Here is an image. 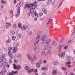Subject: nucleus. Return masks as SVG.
<instances>
[{"label":"nucleus","instance_id":"obj_43","mask_svg":"<svg viewBox=\"0 0 75 75\" xmlns=\"http://www.w3.org/2000/svg\"><path fill=\"white\" fill-rule=\"evenodd\" d=\"M75 30H74L73 31V32L71 33V34L70 35H74V33H75Z\"/></svg>","mask_w":75,"mask_h":75},{"label":"nucleus","instance_id":"obj_61","mask_svg":"<svg viewBox=\"0 0 75 75\" xmlns=\"http://www.w3.org/2000/svg\"><path fill=\"white\" fill-rule=\"evenodd\" d=\"M7 26H8V25H7L6 26V28H8V27H7Z\"/></svg>","mask_w":75,"mask_h":75},{"label":"nucleus","instance_id":"obj_44","mask_svg":"<svg viewBox=\"0 0 75 75\" xmlns=\"http://www.w3.org/2000/svg\"><path fill=\"white\" fill-rule=\"evenodd\" d=\"M40 38V35H38L37 37L36 38V39L37 40V39H38H38H39Z\"/></svg>","mask_w":75,"mask_h":75},{"label":"nucleus","instance_id":"obj_6","mask_svg":"<svg viewBox=\"0 0 75 75\" xmlns=\"http://www.w3.org/2000/svg\"><path fill=\"white\" fill-rule=\"evenodd\" d=\"M13 67L14 69H17L18 70H20L21 69V66L19 65H16L15 64L13 65Z\"/></svg>","mask_w":75,"mask_h":75},{"label":"nucleus","instance_id":"obj_3","mask_svg":"<svg viewBox=\"0 0 75 75\" xmlns=\"http://www.w3.org/2000/svg\"><path fill=\"white\" fill-rule=\"evenodd\" d=\"M16 7L18 8L17 10V11L16 13V17H18L19 16V15L20 14V7H21V6L20 5V4H17L16 5Z\"/></svg>","mask_w":75,"mask_h":75},{"label":"nucleus","instance_id":"obj_19","mask_svg":"<svg viewBox=\"0 0 75 75\" xmlns=\"http://www.w3.org/2000/svg\"><path fill=\"white\" fill-rule=\"evenodd\" d=\"M41 64H40V63H39L38 62L36 64V67L37 68H39L40 67V65Z\"/></svg>","mask_w":75,"mask_h":75},{"label":"nucleus","instance_id":"obj_7","mask_svg":"<svg viewBox=\"0 0 75 75\" xmlns=\"http://www.w3.org/2000/svg\"><path fill=\"white\" fill-rule=\"evenodd\" d=\"M33 9H34L30 8V10H30V14H31V15H32V14H33V12H31V10H32L33 11L34 15H35V16L37 17V16H38V14H37V12H36V11H34V10H33Z\"/></svg>","mask_w":75,"mask_h":75},{"label":"nucleus","instance_id":"obj_57","mask_svg":"<svg viewBox=\"0 0 75 75\" xmlns=\"http://www.w3.org/2000/svg\"><path fill=\"white\" fill-rule=\"evenodd\" d=\"M28 15L29 17H30V13H28Z\"/></svg>","mask_w":75,"mask_h":75},{"label":"nucleus","instance_id":"obj_56","mask_svg":"<svg viewBox=\"0 0 75 75\" xmlns=\"http://www.w3.org/2000/svg\"><path fill=\"white\" fill-rule=\"evenodd\" d=\"M68 48V47L67 46H65L64 47V50H67V48Z\"/></svg>","mask_w":75,"mask_h":75},{"label":"nucleus","instance_id":"obj_24","mask_svg":"<svg viewBox=\"0 0 75 75\" xmlns=\"http://www.w3.org/2000/svg\"><path fill=\"white\" fill-rule=\"evenodd\" d=\"M57 72V71L55 70H54L52 71V75H55V74H56V73Z\"/></svg>","mask_w":75,"mask_h":75},{"label":"nucleus","instance_id":"obj_25","mask_svg":"<svg viewBox=\"0 0 75 75\" xmlns=\"http://www.w3.org/2000/svg\"><path fill=\"white\" fill-rule=\"evenodd\" d=\"M33 71V69H30L27 71L28 73L30 74Z\"/></svg>","mask_w":75,"mask_h":75},{"label":"nucleus","instance_id":"obj_60","mask_svg":"<svg viewBox=\"0 0 75 75\" xmlns=\"http://www.w3.org/2000/svg\"><path fill=\"white\" fill-rule=\"evenodd\" d=\"M37 71H38L37 69H35V72H37Z\"/></svg>","mask_w":75,"mask_h":75},{"label":"nucleus","instance_id":"obj_52","mask_svg":"<svg viewBox=\"0 0 75 75\" xmlns=\"http://www.w3.org/2000/svg\"><path fill=\"white\" fill-rule=\"evenodd\" d=\"M12 35H14L15 34V32L14 31H13L12 32Z\"/></svg>","mask_w":75,"mask_h":75},{"label":"nucleus","instance_id":"obj_62","mask_svg":"<svg viewBox=\"0 0 75 75\" xmlns=\"http://www.w3.org/2000/svg\"><path fill=\"white\" fill-rule=\"evenodd\" d=\"M35 21H37V18H35Z\"/></svg>","mask_w":75,"mask_h":75},{"label":"nucleus","instance_id":"obj_34","mask_svg":"<svg viewBox=\"0 0 75 75\" xmlns=\"http://www.w3.org/2000/svg\"><path fill=\"white\" fill-rule=\"evenodd\" d=\"M42 59H40L39 61V63L40 64H42Z\"/></svg>","mask_w":75,"mask_h":75},{"label":"nucleus","instance_id":"obj_45","mask_svg":"<svg viewBox=\"0 0 75 75\" xmlns=\"http://www.w3.org/2000/svg\"><path fill=\"white\" fill-rule=\"evenodd\" d=\"M6 24H7L8 27H10V25H11V24H10V23H6Z\"/></svg>","mask_w":75,"mask_h":75},{"label":"nucleus","instance_id":"obj_49","mask_svg":"<svg viewBox=\"0 0 75 75\" xmlns=\"http://www.w3.org/2000/svg\"><path fill=\"white\" fill-rule=\"evenodd\" d=\"M49 23H50V21H49L46 23V25H49Z\"/></svg>","mask_w":75,"mask_h":75},{"label":"nucleus","instance_id":"obj_11","mask_svg":"<svg viewBox=\"0 0 75 75\" xmlns=\"http://www.w3.org/2000/svg\"><path fill=\"white\" fill-rule=\"evenodd\" d=\"M71 61V57L68 56L67 58V64H71V62H70Z\"/></svg>","mask_w":75,"mask_h":75},{"label":"nucleus","instance_id":"obj_2","mask_svg":"<svg viewBox=\"0 0 75 75\" xmlns=\"http://www.w3.org/2000/svg\"><path fill=\"white\" fill-rule=\"evenodd\" d=\"M7 65V63H6V62H4V63H2V65H1V68L3 67V69L1 72L0 73V75H4L5 74V72H6V69L4 68L5 67H6Z\"/></svg>","mask_w":75,"mask_h":75},{"label":"nucleus","instance_id":"obj_28","mask_svg":"<svg viewBox=\"0 0 75 75\" xmlns=\"http://www.w3.org/2000/svg\"><path fill=\"white\" fill-rule=\"evenodd\" d=\"M33 59H35V60H36V59H37V55L36 54L34 55L33 56Z\"/></svg>","mask_w":75,"mask_h":75},{"label":"nucleus","instance_id":"obj_59","mask_svg":"<svg viewBox=\"0 0 75 75\" xmlns=\"http://www.w3.org/2000/svg\"><path fill=\"white\" fill-rule=\"evenodd\" d=\"M39 1H45V0H38Z\"/></svg>","mask_w":75,"mask_h":75},{"label":"nucleus","instance_id":"obj_64","mask_svg":"<svg viewBox=\"0 0 75 75\" xmlns=\"http://www.w3.org/2000/svg\"><path fill=\"white\" fill-rule=\"evenodd\" d=\"M71 75H75V74L74 73H72L71 74Z\"/></svg>","mask_w":75,"mask_h":75},{"label":"nucleus","instance_id":"obj_47","mask_svg":"<svg viewBox=\"0 0 75 75\" xmlns=\"http://www.w3.org/2000/svg\"><path fill=\"white\" fill-rule=\"evenodd\" d=\"M62 70H65V71L66 70V68L64 67H62Z\"/></svg>","mask_w":75,"mask_h":75},{"label":"nucleus","instance_id":"obj_22","mask_svg":"<svg viewBox=\"0 0 75 75\" xmlns=\"http://www.w3.org/2000/svg\"><path fill=\"white\" fill-rule=\"evenodd\" d=\"M26 28L27 29H28V30H30V29L31 28V26H30V25H27Z\"/></svg>","mask_w":75,"mask_h":75},{"label":"nucleus","instance_id":"obj_8","mask_svg":"<svg viewBox=\"0 0 75 75\" xmlns=\"http://www.w3.org/2000/svg\"><path fill=\"white\" fill-rule=\"evenodd\" d=\"M5 55L4 54H2V55L0 59V63L1 64L2 62H3V60L5 58Z\"/></svg>","mask_w":75,"mask_h":75},{"label":"nucleus","instance_id":"obj_9","mask_svg":"<svg viewBox=\"0 0 75 75\" xmlns=\"http://www.w3.org/2000/svg\"><path fill=\"white\" fill-rule=\"evenodd\" d=\"M58 55L59 56V57H60V58H62V57H64L65 55V52H62L60 54H58Z\"/></svg>","mask_w":75,"mask_h":75},{"label":"nucleus","instance_id":"obj_41","mask_svg":"<svg viewBox=\"0 0 75 75\" xmlns=\"http://www.w3.org/2000/svg\"><path fill=\"white\" fill-rule=\"evenodd\" d=\"M64 74L65 75H68V72L67 71H64Z\"/></svg>","mask_w":75,"mask_h":75},{"label":"nucleus","instance_id":"obj_13","mask_svg":"<svg viewBox=\"0 0 75 75\" xmlns=\"http://www.w3.org/2000/svg\"><path fill=\"white\" fill-rule=\"evenodd\" d=\"M40 41V40H39L36 42H35L34 45L36 47H38V41Z\"/></svg>","mask_w":75,"mask_h":75},{"label":"nucleus","instance_id":"obj_51","mask_svg":"<svg viewBox=\"0 0 75 75\" xmlns=\"http://www.w3.org/2000/svg\"><path fill=\"white\" fill-rule=\"evenodd\" d=\"M42 14H43V13H42V12H40L39 14L40 16H42Z\"/></svg>","mask_w":75,"mask_h":75},{"label":"nucleus","instance_id":"obj_16","mask_svg":"<svg viewBox=\"0 0 75 75\" xmlns=\"http://www.w3.org/2000/svg\"><path fill=\"white\" fill-rule=\"evenodd\" d=\"M41 55L42 57H45L46 55L45 52L44 51L42 52L41 53Z\"/></svg>","mask_w":75,"mask_h":75},{"label":"nucleus","instance_id":"obj_15","mask_svg":"<svg viewBox=\"0 0 75 75\" xmlns=\"http://www.w3.org/2000/svg\"><path fill=\"white\" fill-rule=\"evenodd\" d=\"M50 48L51 47H50V45H46L45 47V50H48V49H50Z\"/></svg>","mask_w":75,"mask_h":75},{"label":"nucleus","instance_id":"obj_1","mask_svg":"<svg viewBox=\"0 0 75 75\" xmlns=\"http://www.w3.org/2000/svg\"><path fill=\"white\" fill-rule=\"evenodd\" d=\"M37 2L36 1L34 2L33 4H30V5L26 4L25 5V8H27L28 10L31 9H35V7H37Z\"/></svg>","mask_w":75,"mask_h":75},{"label":"nucleus","instance_id":"obj_42","mask_svg":"<svg viewBox=\"0 0 75 75\" xmlns=\"http://www.w3.org/2000/svg\"><path fill=\"white\" fill-rule=\"evenodd\" d=\"M1 3H3V4H4V3H6V1H4V0H2L1 1Z\"/></svg>","mask_w":75,"mask_h":75},{"label":"nucleus","instance_id":"obj_38","mask_svg":"<svg viewBox=\"0 0 75 75\" xmlns=\"http://www.w3.org/2000/svg\"><path fill=\"white\" fill-rule=\"evenodd\" d=\"M13 28H17V25L16 24H14L13 25Z\"/></svg>","mask_w":75,"mask_h":75},{"label":"nucleus","instance_id":"obj_18","mask_svg":"<svg viewBox=\"0 0 75 75\" xmlns=\"http://www.w3.org/2000/svg\"><path fill=\"white\" fill-rule=\"evenodd\" d=\"M17 49H18L17 47H15V48H14L13 50V53H15L16 51L17 50Z\"/></svg>","mask_w":75,"mask_h":75},{"label":"nucleus","instance_id":"obj_58","mask_svg":"<svg viewBox=\"0 0 75 75\" xmlns=\"http://www.w3.org/2000/svg\"><path fill=\"white\" fill-rule=\"evenodd\" d=\"M68 67H69V68H71V66L70 65H68Z\"/></svg>","mask_w":75,"mask_h":75},{"label":"nucleus","instance_id":"obj_26","mask_svg":"<svg viewBox=\"0 0 75 75\" xmlns=\"http://www.w3.org/2000/svg\"><path fill=\"white\" fill-rule=\"evenodd\" d=\"M51 53H52V52H51V51H50V50H49L47 52L46 54L47 55H48V54H51Z\"/></svg>","mask_w":75,"mask_h":75},{"label":"nucleus","instance_id":"obj_35","mask_svg":"<svg viewBox=\"0 0 75 75\" xmlns=\"http://www.w3.org/2000/svg\"><path fill=\"white\" fill-rule=\"evenodd\" d=\"M16 38V36H14L12 37V39L13 40H15Z\"/></svg>","mask_w":75,"mask_h":75},{"label":"nucleus","instance_id":"obj_31","mask_svg":"<svg viewBox=\"0 0 75 75\" xmlns=\"http://www.w3.org/2000/svg\"><path fill=\"white\" fill-rule=\"evenodd\" d=\"M25 69L26 70H29V69H30V68L26 66L25 67Z\"/></svg>","mask_w":75,"mask_h":75},{"label":"nucleus","instance_id":"obj_48","mask_svg":"<svg viewBox=\"0 0 75 75\" xmlns=\"http://www.w3.org/2000/svg\"><path fill=\"white\" fill-rule=\"evenodd\" d=\"M4 6L3 5H2L1 6V10H3V9Z\"/></svg>","mask_w":75,"mask_h":75},{"label":"nucleus","instance_id":"obj_39","mask_svg":"<svg viewBox=\"0 0 75 75\" xmlns=\"http://www.w3.org/2000/svg\"><path fill=\"white\" fill-rule=\"evenodd\" d=\"M31 62H32V64H34V60H33V59H31Z\"/></svg>","mask_w":75,"mask_h":75},{"label":"nucleus","instance_id":"obj_63","mask_svg":"<svg viewBox=\"0 0 75 75\" xmlns=\"http://www.w3.org/2000/svg\"><path fill=\"white\" fill-rule=\"evenodd\" d=\"M38 34H40V33H41V31L38 32Z\"/></svg>","mask_w":75,"mask_h":75},{"label":"nucleus","instance_id":"obj_23","mask_svg":"<svg viewBox=\"0 0 75 75\" xmlns=\"http://www.w3.org/2000/svg\"><path fill=\"white\" fill-rule=\"evenodd\" d=\"M61 45H59V50H58V52H59L61 51Z\"/></svg>","mask_w":75,"mask_h":75},{"label":"nucleus","instance_id":"obj_46","mask_svg":"<svg viewBox=\"0 0 75 75\" xmlns=\"http://www.w3.org/2000/svg\"><path fill=\"white\" fill-rule=\"evenodd\" d=\"M26 29V28L25 27V26H23V28H22V30H25Z\"/></svg>","mask_w":75,"mask_h":75},{"label":"nucleus","instance_id":"obj_50","mask_svg":"<svg viewBox=\"0 0 75 75\" xmlns=\"http://www.w3.org/2000/svg\"><path fill=\"white\" fill-rule=\"evenodd\" d=\"M21 27V24L20 23L18 24V27L20 28Z\"/></svg>","mask_w":75,"mask_h":75},{"label":"nucleus","instance_id":"obj_20","mask_svg":"<svg viewBox=\"0 0 75 75\" xmlns=\"http://www.w3.org/2000/svg\"><path fill=\"white\" fill-rule=\"evenodd\" d=\"M27 56L28 57V58L29 59H30V60H31V59H33L31 58V57L30 56V54H28Z\"/></svg>","mask_w":75,"mask_h":75},{"label":"nucleus","instance_id":"obj_14","mask_svg":"<svg viewBox=\"0 0 75 75\" xmlns=\"http://www.w3.org/2000/svg\"><path fill=\"white\" fill-rule=\"evenodd\" d=\"M34 51L35 52L37 53V52H39V48H38V47H36L35 48Z\"/></svg>","mask_w":75,"mask_h":75},{"label":"nucleus","instance_id":"obj_53","mask_svg":"<svg viewBox=\"0 0 75 75\" xmlns=\"http://www.w3.org/2000/svg\"><path fill=\"white\" fill-rule=\"evenodd\" d=\"M32 33V32H29L28 33V34L29 35H30V34H31V33Z\"/></svg>","mask_w":75,"mask_h":75},{"label":"nucleus","instance_id":"obj_27","mask_svg":"<svg viewBox=\"0 0 75 75\" xmlns=\"http://www.w3.org/2000/svg\"><path fill=\"white\" fill-rule=\"evenodd\" d=\"M18 39L19 40L20 39H21V34H18Z\"/></svg>","mask_w":75,"mask_h":75},{"label":"nucleus","instance_id":"obj_4","mask_svg":"<svg viewBox=\"0 0 75 75\" xmlns=\"http://www.w3.org/2000/svg\"><path fill=\"white\" fill-rule=\"evenodd\" d=\"M12 47H8V55L10 56L11 59H13V54H11V51L13 50Z\"/></svg>","mask_w":75,"mask_h":75},{"label":"nucleus","instance_id":"obj_12","mask_svg":"<svg viewBox=\"0 0 75 75\" xmlns=\"http://www.w3.org/2000/svg\"><path fill=\"white\" fill-rule=\"evenodd\" d=\"M17 72H18L17 71H12L11 73H9L8 75H13H13H15V74H17Z\"/></svg>","mask_w":75,"mask_h":75},{"label":"nucleus","instance_id":"obj_30","mask_svg":"<svg viewBox=\"0 0 75 75\" xmlns=\"http://www.w3.org/2000/svg\"><path fill=\"white\" fill-rule=\"evenodd\" d=\"M7 43H10L11 42V40L10 39H9L7 41Z\"/></svg>","mask_w":75,"mask_h":75},{"label":"nucleus","instance_id":"obj_33","mask_svg":"<svg viewBox=\"0 0 75 75\" xmlns=\"http://www.w3.org/2000/svg\"><path fill=\"white\" fill-rule=\"evenodd\" d=\"M42 11L44 13H45V14H47V12H46V11L45 10V9L44 8L42 9Z\"/></svg>","mask_w":75,"mask_h":75},{"label":"nucleus","instance_id":"obj_37","mask_svg":"<svg viewBox=\"0 0 75 75\" xmlns=\"http://www.w3.org/2000/svg\"><path fill=\"white\" fill-rule=\"evenodd\" d=\"M63 1H64V0H62L61 3L58 6V8H59V7H60V6H61V4H62V3H63Z\"/></svg>","mask_w":75,"mask_h":75},{"label":"nucleus","instance_id":"obj_36","mask_svg":"<svg viewBox=\"0 0 75 75\" xmlns=\"http://www.w3.org/2000/svg\"><path fill=\"white\" fill-rule=\"evenodd\" d=\"M18 57L19 58H22V55H21L20 54H18Z\"/></svg>","mask_w":75,"mask_h":75},{"label":"nucleus","instance_id":"obj_5","mask_svg":"<svg viewBox=\"0 0 75 75\" xmlns=\"http://www.w3.org/2000/svg\"><path fill=\"white\" fill-rule=\"evenodd\" d=\"M49 36V34H47L46 35H43L41 38L42 41L45 42Z\"/></svg>","mask_w":75,"mask_h":75},{"label":"nucleus","instance_id":"obj_55","mask_svg":"<svg viewBox=\"0 0 75 75\" xmlns=\"http://www.w3.org/2000/svg\"><path fill=\"white\" fill-rule=\"evenodd\" d=\"M14 63H17V60H14Z\"/></svg>","mask_w":75,"mask_h":75},{"label":"nucleus","instance_id":"obj_17","mask_svg":"<svg viewBox=\"0 0 75 75\" xmlns=\"http://www.w3.org/2000/svg\"><path fill=\"white\" fill-rule=\"evenodd\" d=\"M52 63L53 64H54V65H58L59 64V62H58V61H53L52 62Z\"/></svg>","mask_w":75,"mask_h":75},{"label":"nucleus","instance_id":"obj_21","mask_svg":"<svg viewBox=\"0 0 75 75\" xmlns=\"http://www.w3.org/2000/svg\"><path fill=\"white\" fill-rule=\"evenodd\" d=\"M51 44L52 45H54V46H55L56 45L55 44V41L54 40L52 42Z\"/></svg>","mask_w":75,"mask_h":75},{"label":"nucleus","instance_id":"obj_40","mask_svg":"<svg viewBox=\"0 0 75 75\" xmlns=\"http://www.w3.org/2000/svg\"><path fill=\"white\" fill-rule=\"evenodd\" d=\"M45 42H42V43L41 44V46H44V45H45Z\"/></svg>","mask_w":75,"mask_h":75},{"label":"nucleus","instance_id":"obj_54","mask_svg":"<svg viewBox=\"0 0 75 75\" xmlns=\"http://www.w3.org/2000/svg\"><path fill=\"white\" fill-rule=\"evenodd\" d=\"M46 62H47V61L46 60H44L43 63H44V64H46Z\"/></svg>","mask_w":75,"mask_h":75},{"label":"nucleus","instance_id":"obj_10","mask_svg":"<svg viewBox=\"0 0 75 75\" xmlns=\"http://www.w3.org/2000/svg\"><path fill=\"white\" fill-rule=\"evenodd\" d=\"M51 41V39L50 38L48 40L47 39L45 41V43H46V45L47 44H48L50 43V42Z\"/></svg>","mask_w":75,"mask_h":75},{"label":"nucleus","instance_id":"obj_32","mask_svg":"<svg viewBox=\"0 0 75 75\" xmlns=\"http://www.w3.org/2000/svg\"><path fill=\"white\" fill-rule=\"evenodd\" d=\"M64 38H63L60 41V42L61 43H62V42H63V41H64Z\"/></svg>","mask_w":75,"mask_h":75},{"label":"nucleus","instance_id":"obj_29","mask_svg":"<svg viewBox=\"0 0 75 75\" xmlns=\"http://www.w3.org/2000/svg\"><path fill=\"white\" fill-rule=\"evenodd\" d=\"M19 4L21 6H21H23V3L21 1L19 2Z\"/></svg>","mask_w":75,"mask_h":75}]
</instances>
